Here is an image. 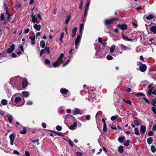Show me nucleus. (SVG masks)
Segmentation results:
<instances>
[{"mask_svg":"<svg viewBox=\"0 0 156 156\" xmlns=\"http://www.w3.org/2000/svg\"><path fill=\"white\" fill-rule=\"evenodd\" d=\"M21 98L20 97L17 96L16 94H14L11 98L12 102L14 103L18 104L21 100Z\"/></svg>","mask_w":156,"mask_h":156,"instance_id":"f257e3e1","label":"nucleus"},{"mask_svg":"<svg viewBox=\"0 0 156 156\" xmlns=\"http://www.w3.org/2000/svg\"><path fill=\"white\" fill-rule=\"evenodd\" d=\"M117 19V18H114L110 20H107L105 22V24L106 25H110L113 22Z\"/></svg>","mask_w":156,"mask_h":156,"instance_id":"f03ea898","label":"nucleus"},{"mask_svg":"<svg viewBox=\"0 0 156 156\" xmlns=\"http://www.w3.org/2000/svg\"><path fill=\"white\" fill-rule=\"evenodd\" d=\"M81 35L79 34L77 36L75 41V48L77 49L78 47L77 46V44L79 43L81 37Z\"/></svg>","mask_w":156,"mask_h":156,"instance_id":"7ed1b4c3","label":"nucleus"},{"mask_svg":"<svg viewBox=\"0 0 156 156\" xmlns=\"http://www.w3.org/2000/svg\"><path fill=\"white\" fill-rule=\"evenodd\" d=\"M147 67L145 64H142L139 67V69L142 72H145L147 69Z\"/></svg>","mask_w":156,"mask_h":156,"instance_id":"20e7f679","label":"nucleus"},{"mask_svg":"<svg viewBox=\"0 0 156 156\" xmlns=\"http://www.w3.org/2000/svg\"><path fill=\"white\" fill-rule=\"evenodd\" d=\"M9 138L10 140V144L11 145H13L14 141L15 140V134L12 133L9 136Z\"/></svg>","mask_w":156,"mask_h":156,"instance_id":"39448f33","label":"nucleus"},{"mask_svg":"<svg viewBox=\"0 0 156 156\" xmlns=\"http://www.w3.org/2000/svg\"><path fill=\"white\" fill-rule=\"evenodd\" d=\"M15 48V45L13 44H12L9 48L7 49V53H10L12 52L14 50Z\"/></svg>","mask_w":156,"mask_h":156,"instance_id":"423d86ee","label":"nucleus"},{"mask_svg":"<svg viewBox=\"0 0 156 156\" xmlns=\"http://www.w3.org/2000/svg\"><path fill=\"white\" fill-rule=\"evenodd\" d=\"M117 27L120 28L122 30H126L127 28V26L126 24H118L117 25Z\"/></svg>","mask_w":156,"mask_h":156,"instance_id":"0eeeda50","label":"nucleus"},{"mask_svg":"<svg viewBox=\"0 0 156 156\" xmlns=\"http://www.w3.org/2000/svg\"><path fill=\"white\" fill-rule=\"evenodd\" d=\"M31 17L32 18V21L34 24L37 22V18L36 17L35 15H34L33 12H32L31 13Z\"/></svg>","mask_w":156,"mask_h":156,"instance_id":"6e6552de","label":"nucleus"},{"mask_svg":"<svg viewBox=\"0 0 156 156\" xmlns=\"http://www.w3.org/2000/svg\"><path fill=\"white\" fill-rule=\"evenodd\" d=\"M146 128L144 126H141L140 128L141 133H144L146 131Z\"/></svg>","mask_w":156,"mask_h":156,"instance_id":"1a4fd4ad","label":"nucleus"},{"mask_svg":"<svg viewBox=\"0 0 156 156\" xmlns=\"http://www.w3.org/2000/svg\"><path fill=\"white\" fill-rule=\"evenodd\" d=\"M77 27H74L72 30V33L71 34L72 37H74L76 34V32L77 30Z\"/></svg>","mask_w":156,"mask_h":156,"instance_id":"9d476101","label":"nucleus"},{"mask_svg":"<svg viewBox=\"0 0 156 156\" xmlns=\"http://www.w3.org/2000/svg\"><path fill=\"white\" fill-rule=\"evenodd\" d=\"M28 85L27 81L26 79H24L22 82V86L23 88L26 87Z\"/></svg>","mask_w":156,"mask_h":156,"instance_id":"9b49d317","label":"nucleus"},{"mask_svg":"<svg viewBox=\"0 0 156 156\" xmlns=\"http://www.w3.org/2000/svg\"><path fill=\"white\" fill-rule=\"evenodd\" d=\"M84 24L81 23L80 24V34L81 35L82 33L83 30L84 29Z\"/></svg>","mask_w":156,"mask_h":156,"instance_id":"f8f14e48","label":"nucleus"},{"mask_svg":"<svg viewBox=\"0 0 156 156\" xmlns=\"http://www.w3.org/2000/svg\"><path fill=\"white\" fill-rule=\"evenodd\" d=\"M61 63L58 60L56 61L55 62H54L52 66L54 67H58Z\"/></svg>","mask_w":156,"mask_h":156,"instance_id":"ddd939ff","label":"nucleus"},{"mask_svg":"<svg viewBox=\"0 0 156 156\" xmlns=\"http://www.w3.org/2000/svg\"><path fill=\"white\" fill-rule=\"evenodd\" d=\"M34 28L37 31H39L41 28V26L40 25H37L34 24Z\"/></svg>","mask_w":156,"mask_h":156,"instance_id":"4468645a","label":"nucleus"},{"mask_svg":"<svg viewBox=\"0 0 156 156\" xmlns=\"http://www.w3.org/2000/svg\"><path fill=\"white\" fill-rule=\"evenodd\" d=\"M151 31L154 34H156V26H152L150 28Z\"/></svg>","mask_w":156,"mask_h":156,"instance_id":"2eb2a0df","label":"nucleus"},{"mask_svg":"<svg viewBox=\"0 0 156 156\" xmlns=\"http://www.w3.org/2000/svg\"><path fill=\"white\" fill-rule=\"evenodd\" d=\"M64 56V55L63 53H61L59 56V58L58 59V60L60 62L62 63L63 62L62 58Z\"/></svg>","mask_w":156,"mask_h":156,"instance_id":"dca6fc26","label":"nucleus"},{"mask_svg":"<svg viewBox=\"0 0 156 156\" xmlns=\"http://www.w3.org/2000/svg\"><path fill=\"white\" fill-rule=\"evenodd\" d=\"M22 94L23 96L25 98L28 97L29 95V92L26 91L23 92Z\"/></svg>","mask_w":156,"mask_h":156,"instance_id":"f3484780","label":"nucleus"},{"mask_svg":"<svg viewBox=\"0 0 156 156\" xmlns=\"http://www.w3.org/2000/svg\"><path fill=\"white\" fill-rule=\"evenodd\" d=\"M151 104L154 106L152 107V110L154 114H156V105L153 103Z\"/></svg>","mask_w":156,"mask_h":156,"instance_id":"a211bd4d","label":"nucleus"},{"mask_svg":"<svg viewBox=\"0 0 156 156\" xmlns=\"http://www.w3.org/2000/svg\"><path fill=\"white\" fill-rule=\"evenodd\" d=\"M60 92L63 94H66L68 92V90L65 88H61L60 90Z\"/></svg>","mask_w":156,"mask_h":156,"instance_id":"6ab92c4d","label":"nucleus"},{"mask_svg":"<svg viewBox=\"0 0 156 156\" xmlns=\"http://www.w3.org/2000/svg\"><path fill=\"white\" fill-rule=\"evenodd\" d=\"M77 125V123L76 122H74L73 125H71L69 127V128L71 130H73L74 129V128Z\"/></svg>","mask_w":156,"mask_h":156,"instance_id":"aec40b11","label":"nucleus"},{"mask_svg":"<svg viewBox=\"0 0 156 156\" xmlns=\"http://www.w3.org/2000/svg\"><path fill=\"white\" fill-rule=\"evenodd\" d=\"M80 110L78 108H76L75 110L73 112V115H75L80 113Z\"/></svg>","mask_w":156,"mask_h":156,"instance_id":"412c9836","label":"nucleus"},{"mask_svg":"<svg viewBox=\"0 0 156 156\" xmlns=\"http://www.w3.org/2000/svg\"><path fill=\"white\" fill-rule=\"evenodd\" d=\"M154 16L151 14L148 15V16L146 17V18L147 20H150L154 18Z\"/></svg>","mask_w":156,"mask_h":156,"instance_id":"4be33fe9","label":"nucleus"},{"mask_svg":"<svg viewBox=\"0 0 156 156\" xmlns=\"http://www.w3.org/2000/svg\"><path fill=\"white\" fill-rule=\"evenodd\" d=\"M122 37L124 40H126L129 41H132L131 39H129L126 36L123 34L122 35Z\"/></svg>","mask_w":156,"mask_h":156,"instance_id":"5701e85b","label":"nucleus"},{"mask_svg":"<svg viewBox=\"0 0 156 156\" xmlns=\"http://www.w3.org/2000/svg\"><path fill=\"white\" fill-rule=\"evenodd\" d=\"M45 42L44 41L42 40L41 41L40 43V46L42 48H44L45 47Z\"/></svg>","mask_w":156,"mask_h":156,"instance_id":"b1692460","label":"nucleus"},{"mask_svg":"<svg viewBox=\"0 0 156 156\" xmlns=\"http://www.w3.org/2000/svg\"><path fill=\"white\" fill-rule=\"evenodd\" d=\"M123 147L122 146H120L118 147V151L120 153L123 152Z\"/></svg>","mask_w":156,"mask_h":156,"instance_id":"393cba45","label":"nucleus"},{"mask_svg":"<svg viewBox=\"0 0 156 156\" xmlns=\"http://www.w3.org/2000/svg\"><path fill=\"white\" fill-rule=\"evenodd\" d=\"M49 49L50 48L49 47H46L44 49V51H45L48 54H50V50Z\"/></svg>","mask_w":156,"mask_h":156,"instance_id":"a878e982","label":"nucleus"},{"mask_svg":"<svg viewBox=\"0 0 156 156\" xmlns=\"http://www.w3.org/2000/svg\"><path fill=\"white\" fill-rule=\"evenodd\" d=\"M125 139V137L124 136L123 137H119L118 140L119 142L122 143L124 140Z\"/></svg>","mask_w":156,"mask_h":156,"instance_id":"bb28decb","label":"nucleus"},{"mask_svg":"<svg viewBox=\"0 0 156 156\" xmlns=\"http://www.w3.org/2000/svg\"><path fill=\"white\" fill-rule=\"evenodd\" d=\"M147 141L148 144H151L153 141L152 138L151 137L148 138H147Z\"/></svg>","mask_w":156,"mask_h":156,"instance_id":"cd10ccee","label":"nucleus"},{"mask_svg":"<svg viewBox=\"0 0 156 156\" xmlns=\"http://www.w3.org/2000/svg\"><path fill=\"white\" fill-rule=\"evenodd\" d=\"M122 100L124 102L126 103H127L128 104H129L130 105H131L132 104L131 102L129 100H126L124 98L122 99Z\"/></svg>","mask_w":156,"mask_h":156,"instance_id":"c85d7f7f","label":"nucleus"},{"mask_svg":"<svg viewBox=\"0 0 156 156\" xmlns=\"http://www.w3.org/2000/svg\"><path fill=\"white\" fill-rule=\"evenodd\" d=\"M115 48V45H112L110 49V52L112 53L114 52V50Z\"/></svg>","mask_w":156,"mask_h":156,"instance_id":"c756f323","label":"nucleus"},{"mask_svg":"<svg viewBox=\"0 0 156 156\" xmlns=\"http://www.w3.org/2000/svg\"><path fill=\"white\" fill-rule=\"evenodd\" d=\"M134 130L135 134L137 135H139V132L138 129L137 128H135L134 129Z\"/></svg>","mask_w":156,"mask_h":156,"instance_id":"7c9ffc66","label":"nucleus"},{"mask_svg":"<svg viewBox=\"0 0 156 156\" xmlns=\"http://www.w3.org/2000/svg\"><path fill=\"white\" fill-rule=\"evenodd\" d=\"M130 140H127L123 142V144L125 146H128L129 145V142Z\"/></svg>","mask_w":156,"mask_h":156,"instance_id":"2f4dec72","label":"nucleus"},{"mask_svg":"<svg viewBox=\"0 0 156 156\" xmlns=\"http://www.w3.org/2000/svg\"><path fill=\"white\" fill-rule=\"evenodd\" d=\"M27 132V130L25 128H23V130L20 131V133L21 134H25Z\"/></svg>","mask_w":156,"mask_h":156,"instance_id":"473e14b6","label":"nucleus"},{"mask_svg":"<svg viewBox=\"0 0 156 156\" xmlns=\"http://www.w3.org/2000/svg\"><path fill=\"white\" fill-rule=\"evenodd\" d=\"M64 36V33L63 32H62L61 34L60 37V40L62 43L63 42L62 39L63 38Z\"/></svg>","mask_w":156,"mask_h":156,"instance_id":"72a5a7b5","label":"nucleus"},{"mask_svg":"<svg viewBox=\"0 0 156 156\" xmlns=\"http://www.w3.org/2000/svg\"><path fill=\"white\" fill-rule=\"evenodd\" d=\"M119 116L118 115H116L115 116H112L111 118V119L112 121H114L115 119H116Z\"/></svg>","mask_w":156,"mask_h":156,"instance_id":"f704fd0d","label":"nucleus"},{"mask_svg":"<svg viewBox=\"0 0 156 156\" xmlns=\"http://www.w3.org/2000/svg\"><path fill=\"white\" fill-rule=\"evenodd\" d=\"M103 130L104 132H106L107 130V126L106 123H103Z\"/></svg>","mask_w":156,"mask_h":156,"instance_id":"c9c22d12","label":"nucleus"},{"mask_svg":"<svg viewBox=\"0 0 156 156\" xmlns=\"http://www.w3.org/2000/svg\"><path fill=\"white\" fill-rule=\"evenodd\" d=\"M2 104L3 105H6L7 104V101L5 99H3L1 101Z\"/></svg>","mask_w":156,"mask_h":156,"instance_id":"e433bc0d","label":"nucleus"},{"mask_svg":"<svg viewBox=\"0 0 156 156\" xmlns=\"http://www.w3.org/2000/svg\"><path fill=\"white\" fill-rule=\"evenodd\" d=\"M70 17H70V15H69L68 16L67 18L66 19V21H65V23L66 24H67L68 23H69V21L70 20Z\"/></svg>","mask_w":156,"mask_h":156,"instance_id":"4c0bfd02","label":"nucleus"},{"mask_svg":"<svg viewBox=\"0 0 156 156\" xmlns=\"http://www.w3.org/2000/svg\"><path fill=\"white\" fill-rule=\"evenodd\" d=\"M151 151L153 153H154L156 151V148L154 145H152L151 147Z\"/></svg>","mask_w":156,"mask_h":156,"instance_id":"58836bf2","label":"nucleus"},{"mask_svg":"<svg viewBox=\"0 0 156 156\" xmlns=\"http://www.w3.org/2000/svg\"><path fill=\"white\" fill-rule=\"evenodd\" d=\"M12 116L10 115L9 116L8 118V119L9 120V123H11L12 122Z\"/></svg>","mask_w":156,"mask_h":156,"instance_id":"ea45409f","label":"nucleus"},{"mask_svg":"<svg viewBox=\"0 0 156 156\" xmlns=\"http://www.w3.org/2000/svg\"><path fill=\"white\" fill-rule=\"evenodd\" d=\"M5 17H4V15L2 14H1L0 16V20L1 21H4L5 20Z\"/></svg>","mask_w":156,"mask_h":156,"instance_id":"a19ab883","label":"nucleus"},{"mask_svg":"<svg viewBox=\"0 0 156 156\" xmlns=\"http://www.w3.org/2000/svg\"><path fill=\"white\" fill-rule=\"evenodd\" d=\"M7 15H8V17L7 18L8 20V21H10L11 19V18L10 13H9V14H7Z\"/></svg>","mask_w":156,"mask_h":156,"instance_id":"79ce46f5","label":"nucleus"},{"mask_svg":"<svg viewBox=\"0 0 156 156\" xmlns=\"http://www.w3.org/2000/svg\"><path fill=\"white\" fill-rule=\"evenodd\" d=\"M106 58L108 60H111L113 59V57L111 55H107Z\"/></svg>","mask_w":156,"mask_h":156,"instance_id":"37998d69","label":"nucleus"},{"mask_svg":"<svg viewBox=\"0 0 156 156\" xmlns=\"http://www.w3.org/2000/svg\"><path fill=\"white\" fill-rule=\"evenodd\" d=\"M76 156H82L83 154L81 152L77 151L76 152Z\"/></svg>","mask_w":156,"mask_h":156,"instance_id":"c03bdc74","label":"nucleus"},{"mask_svg":"<svg viewBox=\"0 0 156 156\" xmlns=\"http://www.w3.org/2000/svg\"><path fill=\"white\" fill-rule=\"evenodd\" d=\"M83 0H81L80 1V3L79 5V8L80 9H81L83 7Z\"/></svg>","mask_w":156,"mask_h":156,"instance_id":"a18cd8bd","label":"nucleus"},{"mask_svg":"<svg viewBox=\"0 0 156 156\" xmlns=\"http://www.w3.org/2000/svg\"><path fill=\"white\" fill-rule=\"evenodd\" d=\"M56 129L58 131H60L62 130V128L60 126H56Z\"/></svg>","mask_w":156,"mask_h":156,"instance_id":"49530a36","label":"nucleus"},{"mask_svg":"<svg viewBox=\"0 0 156 156\" xmlns=\"http://www.w3.org/2000/svg\"><path fill=\"white\" fill-rule=\"evenodd\" d=\"M45 64L49 65L50 63V61L48 59H45Z\"/></svg>","mask_w":156,"mask_h":156,"instance_id":"de8ad7c7","label":"nucleus"},{"mask_svg":"<svg viewBox=\"0 0 156 156\" xmlns=\"http://www.w3.org/2000/svg\"><path fill=\"white\" fill-rule=\"evenodd\" d=\"M44 53V49H41L40 52V55L41 56Z\"/></svg>","mask_w":156,"mask_h":156,"instance_id":"09e8293b","label":"nucleus"},{"mask_svg":"<svg viewBox=\"0 0 156 156\" xmlns=\"http://www.w3.org/2000/svg\"><path fill=\"white\" fill-rule=\"evenodd\" d=\"M136 96H144V95L143 93H139L136 94Z\"/></svg>","mask_w":156,"mask_h":156,"instance_id":"8fccbe9b","label":"nucleus"},{"mask_svg":"<svg viewBox=\"0 0 156 156\" xmlns=\"http://www.w3.org/2000/svg\"><path fill=\"white\" fill-rule=\"evenodd\" d=\"M55 133L57 135H58L59 136H64L63 134H62L60 133H59V132H57Z\"/></svg>","mask_w":156,"mask_h":156,"instance_id":"3c124183","label":"nucleus"},{"mask_svg":"<svg viewBox=\"0 0 156 156\" xmlns=\"http://www.w3.org/2000/svg\"><path fill=\"white\" fill-rule=\"evenodd\" d=\"M85 118L87 120H89L90 119V115H87L85 116Z\"/></svg>","mask_w":156,"mask_h":156,"instance_id":"603ef678","label":"nucleus"},{"mask_svg":"<svg viewBox=\"0 0 156 156\" xmlns=\"http://www.w3.org/2000/svg\"><path fill=\"white\" fill-rule=\"evenodd\" d=\"M134 123L137 126H138L139 124V122L137 120H135L134 122Z\"/></svg>","mask_w":156,"mask_h":156,"instance_id":"864d4df0","label":"nucleus"},{"mask_svg":"<svg viewBox=\"0 0 156 156\" xmlns=\"http://www.w3.org/2000/svg\"><path fill=\"white\" fill-rule=\"evenodd\" d=\"M29 38H30L31 41H34L35 40V36H34L33 37L30 36L29 37Z\"/></svg>","mask_w":156,"mask_h":156,"instance_id":"5fc2aeb1","label":"nucleus"},{"mask_svg":"<svg viewBox=\"0 0 156 156\" xmlns=\"http://www.w3.org/2000/svg\"><path fill=\"white\" fill-rule=\"evenodd\" d=\"M33 104V102L31 101H27V105H31Z\"/></svg>","mask_w":156,"mask_h":156,"instance_id":"6e6d98bb","label":"nucleus"},{"mask_svg":"<svg viewBox=\"0 0 156 156\" xmlns=\"http://www.w3.org/2000/svg\"><path fill=\"white\" fill-rule=\"evenodd\" d=\"M69 62H70V60L69 59H68L67 61L65 63L63 64V66L64 67L66 65H67Z\"/></svg>","mask_w":156,"mask_h":156,"instance_id":"4d7b16f0","label":"nucleus"},{"mask_svg":"<svg viewBox=\"0 0 156 156\" xmlns=\"http://www.w3.org/2000/svg\"><path fill=\"white\" fill-rule=\"evenodd\" d=\"M152 89L151 88L150 89L148 90V94L150 95H151V93H152Z\"/></svg>","mask_w":156,"mask_h":156,"instance_id":"13d9d810","label":"nucleus"},{"mask_svg":"<svg viewBox=\"0 0 156 156\" xmlns=\"http://www.w3.org/2000/svg\"><path fill=\"white\" fill-rule=\"evenodd\" d=\"M153 134V133L151 131H150L148 133V135L149 136H151Z\"/></svg>","mask_w":156,"mask_h":156,"instance_id":"bf43d9fd","label":"nucleus"},{"mask_svg":"<svg viewBox=\"0 0 156 156\" xmlns=\"http://www.w3.org/2000/svg\"><path fill=\"white\" fill-rule=\"evenodd\" d=\"M98 42L99 43H101L102 41V38L101 37H99L98 39Z\"/></svg>","mask_w":156,"mask_h":156,"instance_id":"052dcab7","label":"nucleus"},{"mask_svg":"<svg viewBox=\"0 0 156 156\" xmlns=\"http://www.w3.org/2000/svg\"><path fill=\"white\" fill-rule=\"evenodd\" d=\"M69 144L72 146L73 147V144L72 141L71 140H69Z\"/></svg>","mask_w":156,"mask_h":156,"instance_id":"680f3d73","label":"nucleus"},{"mask_svg":"<svg viewBox=\"0 0 156 156\" xmlns=\"http://www.w3.org/2000/svg\"><path fill=\"white\" fill-rule=\"evenodd\" d=\"M25 154L26 156H30V154L29 151H25Z\"/></svg>","mask_w":156,"mask_h":156,"instance_id":"e2e57ef3","label":"nucleus"},{"mask_svg":"<svg viewBox=\"0 0 156 156\" xmlns=\"http://www.w3.org/2000/svg\"><path fill=\"white\" fill-rule=\"evenodd\" d=\"M30 30L29 28H27L26 30H25L24 31V33L25 34H26L28 33L29 31Z\"/></svg>","mask_w":156,"mask_h":156,"instance_id":"0e129e2a","label":"nucleus"},{"mask_svg":"<svg viewBox=\"0 0 156 156\" xmlns=\"http://www.w3.org/2000/svg\"><path fill=\"white\" fill-rule=\"evenodd\" d=\"M13 153L14 154L20 155V153L16 150H14L13 151Z\"/></svg>","mask_w":156,"mask_h":156,"instance_id":"69168bd1","label":"nucleus"},{"mask_svg":"<svg viewBox=\"0 0 156 156\" xmlns=\"http://www.w3.org/2000/svg\"><path fill=\"white\" fill-rule=\"evenodd\" d=\"M152 130L153 131H155L156 130V124L153 126Z\"/></svg>","mask_w":156,"mask_h":156,"instance_id":"338daca9","label":"nucleus"},{"mask_svg":"<svg viewBox=\"0 0 156 156\" xmlns=\"http://www.w3.org/2000/svg\"><path fill=\"white\" fill-rule=\"evenodd\" d=\"M152 103H153L154 104H156V98H155L154 99H152Z\"/></svg>","mask_w":156,"mask_h":156,"instance_id":"774afa93","label":"nucleus"}]
</instances>
